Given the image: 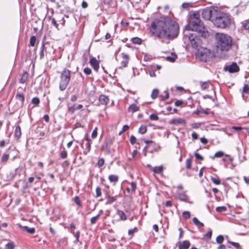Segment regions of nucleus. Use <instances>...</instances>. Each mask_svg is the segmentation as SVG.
I'll use <instances>...</instances> for the list:
<instances>
[{
    "mask_svg": "<svg viewBox=\"0 0 249 249\" xmlns=\"http://www.w3.org/2000/svg\"><path fill=\"white\" fill-rule=\"evenodd\" d=\"M211 180L213 183H214L216 185H218V184H220V180L218 178H215L214 177H211Z\"/></svg>",
    "mask_w": 249,
    "mask_h": 249,
    "instance_id": "7c9ffc66",
    "label": "nucleus"
},
{
    "mask_svg": "<svg viewBox=\"0 0 249 249\" xmlns=\"http://www.w3.org/2000/svg\"><path fill=\"white\" fill-rule=\"evenodd\" d=\"M200 16L198 13H195L190 16V22L186 26L187 30H191L195 33L200 34L203 38L209 36V33L205 31L203 23L200 19Z\"/></svg>",
    "mask_w": 249,
    "mask_h": 249,
    "instance_id": "f03ea898",
    "label": "nucleus"
},
{
    "mask_svg": "<svg viewBox=\"0 0 249 249\" xmlns=\"http://www.w3.org/2000/svg\"><path fill=\"white\" fill-rule=\"evenodd\" d=\"M151 120L157 121L159 120V117L155 114H152L150 116Z\"/></svg>",
    "mask_w": 249,
    "mask_h": 249,
    "instance_id": "c03bdc74",
    "label": "nucleus"
},
{
    "mask_svg": "<svg viewBox=\"0 0 249 249\" xmlns=\"http://www.w3.org/2000/svg\"><path fill=\"white\" fill-rule=\"evenodd\" d=\"M212 231L211 230H210V231H209L208 232V233H207L205 235V237H206L208 239H210L211 237V236H212Z\"/></svg>",
    "mask_w": 249,
    "mask_h": 249,
    "instance_id": "bf43d9fd",
    "label": "nucleus"
},
{
    "mask_svg": "<svg viewBox=\"0 0 249 249\" xmlns=\"http://www.w3.org/2000/svg\"><path fill=\"white\" fill-rule=\"evenodd\" d=\"M209 84L208 82H200V86H201L202 89H207L209 87Z\"/></svg>",
    "mask_w": 249,
    "mask_h": 249,
    "instance_id": "c756f323",
    "label": "nucleus"
},
{
    "mask_svg": "<svg viewBox=\"0 0 249 249\" xmlns=\"http://www.w3.org/2000/svg\"><path fill=\"white\" fill-rule=\"evenodd\" d=\"M183 104V101L181 100H177L175 102V104L176 106H180Z\"/></svg>",
    "mask_w": 249,
    "mask_h": 249,
    "instance_id": "680f3d73",
    "label": "nucleus"
},
{
    "mask_svg": "<svg viewBox=\"0 0 249 249\" xmlns=\"http://www.w3.org/2000/svg\"><path fill=\"white\" fill-rule=\"evenodd\" d=\"M177 58V56L175 53H172L171 55L170 56H167L166 57V59L168 61H169L170 62H174L175 61L176 58Z\"/></svg>",
    "mask_w": 249,
    "mask_h": 249,
    "instance_id": "412c9836",
    "label": "nucleus"
},
{
    "mask_svg": "<svg viewBox=\"0 0 249 249\" xmlns=\"http://www.w3.org/2000/svg\"><path fill=\"white\" fill-rule=\"evenodd\" d=\"M224 70L230 73L236 72L239 71V67L236 63L233 62L231 64L225 67Z\"/></svg>",
    "mask_w": 249,
    "mask_h": 249,
    "instance_id": "1a4fd4ad",
    "label": "nucleus"
},
{
    "mask_svg": "<svg viewBox=\"0 0 249 249\" xmlns=\"http://www.w3.org/2000/svg\"><path fill=\"white\" fill-rule=\"evenodd\" d=\"M107 204H111L116 200V196H110L108 195L107 196Z\"/></svg>",
    "mask_w": 249,
    "mask_h": 249,
    "instance_id": "393cba45",
    "label": "nucleus"
},
{
    "mask_svg": "<svg viewBox=\"0 0 249 249\" xmlns=\"http://www.w3.org/2000/svg\"><path fill=\"white\" fill-rule=\"evenodd\" d=\"M97 127H95V129L93 130V131L92 132L91 137H92V138L94 139L97 137Z\"/></svg>",
    "mask_w": 249,
    "mask_h": 249,
    "instance_id": "49530a36",
    "label": "nucleus"
},
{
    "mask_svg": "<svg viewBox=\"0 0 249 249\" xmlns=\"http://www.w3.org/2000/svg\"><path fill=\"white\" fill-rule=\"evenodd\" d=\"M60 78L59 89L63 91L66 89L70 82L71 78L70 71L67 69H64L61 73Z\"/></svg>",
    "mask_w": 249,
    "mask_h": 249,
    "instance_id": "423d86ee",
    "label": "nucleus"
},
{
    "mask_svg": "<svg viewBox=\"0 0 249 249\" xmlns=\"http://www.w3.org/2000/svg\"><path fill=\"white\" fill-rule=\"evenodd\" d=\"M224 240V237L222 235H219L216 238V241L218 244H221Z\"/></svg>",
    "mask_w": 249,
    "mask_h": 249,
    "instance_id": "f704fd0d",
    "label": "nucleus"
},
{
    "mask_svg": "<svg viewBox=\"0 0 249 249\" xmlns=\"http://www.w3.org/2000/svg\"><path fill=\"white\" fill-rule=\"evenodd\" d=\"M23 229H24L26 231H27L28 233L31 234H33L35 231V229L34 228H30L27 226H23L22 227Z\"/></svg>",
    "mask_w": 249,
    "mask_h": 249,
    "instance_id": "b1692460",
    "label": "nucleus"
},
{
    "mask_svg": "<svg viewBox=\"0 0 249 249\" xmlns=\"http://www.w3.org/2000/svg\"><path fill=\"white\" fill-rule=\"evenodd\" d=\"M90 65L93 67L94 70L97 71L99 68V64L98 61L95 58H92L90 60Z\"/></svg>",
    "mask_w": 249,
    "mask_h": 249,
    "instance_id": "9d476101",
    "label": "nucleus"
},
{
    "mask_svg": "<svg viewBox=\"0 0 249 249\" xmlns=\"http://www.w3.org/2000/svg\"><path fill=\"white\" fill-rule=\"evenodd\" d=\"M137 231H138V229L137 228H135L134 229L129 230L128 234L130 235H132L134 232Z\"/></svg>",
    "mask_w": 249,
    "mask_h": 249,
    "instance_id": "13d9d810",
    "label": "nucleus"
},
{
    "mask_svg": "<svg viewBox=\"0 0 249 249\" xmlns=\"http://www.w3.org/2000/svg\"><path fill=\"white\" fill-rule=\"evenodd\" d=\"M195 156L196 159L200 160H203V157L202 156H201L200 155H199L198 153H197V152L195 153Z\"/></svg>",
    "mask_w": 249,
    "mask_h": 249,
    "instance_id": "5fc2aeb1",
    "label": "nucleus"
},
{
    "mask_svg": "<svg viewBox=\"0 0 249 249\" xmlns=\"http://www.w3.org/2000/svg\"><path fill=\"white\" fill-rule=\"evenodd\" d=\"M249 87L248 85H245L243 88V92L244 93H249Z\"/></svg>",
    "mask_w": 249,
    "mask_h": 249,
    "instance_id": "3c124183",
    "label": "nucleus"
},
{
    "mask_svg": "<svg viewBox=\"0 0 249 249\" xmlns=\"http://www.w3.org/2000/svg\"><path fill=\"white\" fill-rule=\"evenodd\" d=\"M193 221L195 224L197 226L199 225V223H200V222H199L196 217L193 218Z\"/></svg>",
    "mask_w": 249,
    "mask_h": 249,
    "instance_id": "052dcab7",
    "label": "nucleus"
},
{
    "mask_svg": "<svg viewBox=\"0 0 249 249\" xmlns=\"http://www.w3.org/2000/svg\"><path fill=\"white\" fill-rule=\"evenodd\" d=\"M178 198L181 201L189 202L188 196L185 194H179L178 195Z\"/></svg>",
    "mask_w": 249,
    "mask_h": 249,
    "instance_id": "f3484780",
    "label": "nucleus"
},
{
    "mask_svg": "<svg viewBox=\"0 0 249 249\" xmlns=\"http://www.w3.org/2000/svg\"><path fill=\"white\" fill-rule=\"evenodd\" d=\"M192 137L195 140H196L198 138L197 134L196 133L194 132L193 133H192Z\"/></svg>",
    "mask_w": 249,
    "mask_h": 249,
    "instance_id": "69168bd1",
    "label": "nucleus"
},
{
    "mask_svg": "<svg viewBox=\"0 0 249 249\" xmlns=\"http://www.w3.org/2000/svg\"><path fill=\"white\" fill-rule=\"evenodd\" d=\"M190 245V242L188 240L184 241L182 242L178 243L179 249H187Z\"/></svg>",
    "mask_w": 249,
    "mask_h": 249,
    "instance_id": "9b49d317",
    "label": "nucleus"
},
{
    "mask_svg": "<svg viewBox=\"0 0 249 249\" xmlns=\"http://www.w3.org/2000/svg\"><path fill=\"white\" fill-rule=\"evenodd\" d=\"M215 40L218 51L227 52L231 49L233 44L231 36L223 33H216Z\"/></svg>",
    "mask_w": 249,
    "mask_h": 249,
    "instance_id": "7ed1b4c3",
    "label": "nucleus"
},
{
    "mask_svg": "<svg viewBox=\"0 0 249 249\" xmlns=\"http://www.w3.org/2000/svg\"><path fill=\"white\" fill-rule=\"evenodd\" d=\"M36 41V37L35 36H32L30 38V43L32 46H34Z\"/></svg>",
    "mask_w": 249,
    "mask_h": 249,
    "instance_id": "e433bc0d",
    "label": "nucleus"
},
{
    "mask_svg": "<svg viewBox=\"0 0 249 249\" xmlns=\"http://www.w3.org/2000/svg\"><path fill=\"white\" fill-rule=\"evenodd\" d=\"M163 170L162 166H160L159 167H155L154 168H152V171H153L155 173H160Z\"/></svg>",
    "mask_w": 249,
    "mask_h": 249,
    "instance_id": "5701e85b",
    "label": "nucleus"
},
{
    "mask_svg": "<svg viewBox=\"0 0 249 249\" xmlns=\"http://www.w3.org/2000/svg\"><path fill=\"white\" fill-rule=\"evenodd\" d=\"M100 216V214H99L97 215L96 216L93 217L90 219V222L92 224H95L97 220L99 219V217Z\"/></svg>",
    "mask_w": 249,
    "mask_h": 249,
    "instance_id": "2f4dec72",
    "label": "nucleus"
},
{
    "mask_svg": "<svg viewBox=\"0 0 249 249\" xmlns=\"http://www.w3.org/2000/svg\"><path fill=\"white\" fill-rule=\"evenodd\" d=\"M102 150L107 151V153H109V149L108 148V142L107 141L104 142V144L102 145Z\"/></svg>",
    "mask_w": 249,
    "mask_h": 249,
    "instance_id": "c85d7f7f",
    "label": "nucleus"
},
{
    "mask_svg": "<svg viewBox=\"0 0 249 249\" xmlns=\"http://www.w3.org/2000/svg\"><path fill=\"white\" fill-rule=\"evenodd\" d=\"M200 141L202 143H204V144H206L208 142V141L206 139H205V138H201L200 139Z\"/></svg>",
    "mask_w": 249,
    "mask_h": 249,
    "instance_id": "338daca9",
    "label": "nucleus"
},
{
    "mask_svg": "<svg viewBox=\"0 0 249 249\" xmlns=\"http://www.w3.org/2000/svg\"><path fill=\"white\" fill-rule=\"evenodd\" d=\"M6 246L7 249H13L15 247V246L13 242H9L7 243L6 245Z\"/></svg>",
    "mask_w": 249,
    "mask_h": 249,
    "instance_id": "ea45409f",
    "label": "nucleus"
},
{
    "mask_svg": "<svg viewBox=\"0 0 249 249\" xmlns=\"http://www.w3.org/2000/svg\"><path fill=\"white\" fill-rule=\"evenodd\" d=\"M84 71L87 75L90 74L91 72V71L90 69L89 68H88V67L85 68L84 69Z\"/></svg>",
    "mask_w": 249,
    "mask_h": 249,
    "instance_id": "6e6d98bb",
    "label": "nucleus"
},
{
    "mask_svg": "<svg viewBox=\"0 0 249 249\" xmlns=\"http://www.w3.org/2000/svg\"><path fill=\"white\" fill-rule=\"evenodd\" d=\"M242 28L245 30H249V22L244 21L242 22Z\"/></svg>",
    "mask_w": 249,
    "mask_h": 249,
    "instance_id": "473e14b6",
    "label": "nucleus"
},
{
    "mask_svg": "<svg viewBox=\"0 0 249 249\" xmlns=\"http://www.w3.org/2000/svg\"><path fill=\"white\" fill-rule=\"evenodd\" d=\"M206 38H203L201 36L200 34L197 33L190 34L188 36V39L192 46L195 49L200 47Z\"/></svg>",
    "mask_w": 249,
    "mask_h": 249,
    "instance_id": "39448f33",
    "label": "nucleus"
},
{
    "mask_svg": "<svg viewBox=\"0 0 249 249\" xmlns=\"http://www.w3.org/2000/svg\"><path fill=\"white\" fill-rule=\"evenodd\" d=\"M74 201L78 205H80V201L78 196L75 197Z\"/></svg>",
    "mask_w": 249,
    "mask_h": 249,
    "instance_id": "e2e57ef3",
    "label": "nucleus"
},
{
    "mask_svg": "<svg viewBox=\"0 0 249 249\" xmlns=\"http://www.w3.org/2000/svg\"><path fill=\"white\" fill-rule=\"evenodd\" d=\"M83 107L82 105H79L78 106H76L74 105L73 106L69 107V110L71 112H73L75 109H80Z\"/></svg>",
    "mask_w": 249,
    "mask_h": 249,
    "instance_id": "a211bd4d",
    "label": "nucleus"
},
{
    "mask_svg": "<svg viewBox=\"0 0 249 249\" xmlns=\"http://www.w3.org/2000/svg\"><path fill=\"white\" fill-rule=\"evenodd\" d=\"M104 164V160L102 158L100 159L98 161V165L99 167L102 166Z\"/></svg>",
    "mask_w": 249,
    "mask_h": 249,
    "instance_id": "864d4df0",
    "label": "nucleus"
},
{
    "mask_svg": "<svg viewBox=\"0 0 249 249\" xmlns=\"http://www.w3.org/2000/svg\"><path fill=\"white\" fill-rule=\"evenodd\" d=\"M91 144L90 142H87V147L85 149V150L84 151V153L86 155L88 153H89L90 150Z\"/></svg>",
    "mask_w": 249,
    "mask_h": 249,
    "instance_id": "72a5a7b5",
    "label": "nucleus"
},
{
    "mask_svg": "<svg viewBox=\"0 0 249 249\" xmlns=\"http://www.w3.org/2000/svg\"><path fill=\"white\" fill-rule=\"evenodd\" d=\"M183 217L185 219H188L190 217V213L188 211H184L182 213Z\"/></svg>",
    "mask_w": 249,
    "mask_h": 249,
    "instance_id": "37998d69",
    "label": "nucleus"
},
{
    "mask_svg": "<svg viewBox=\"0 0 249 249\" xmlns=\"http://www.w3.org/2000/svg\"><path fill=\"white\" fill-rule=\"evenodd\" d=\"M60 155H61V157L62 158V159H65L67 158V151H65V150H63L61 152V154H60Z\"/></svg>",
    "mask_w": 249,
    "mask_h": 249,
    "instance_id": "603ef678",
    "label": "nucleus"
},
{
    "mask_svg": "<svg viewBox=\"0 0 249 249\" xmlns=\"http://www.w3.org/2000/svg\"><path fill=\"white\" fill-rule=\"evenodd\" d=\"M229 243L232 245L233 247L235 248L238 249L240 248V245L238 243L234 242H231L229 241Z\"/></svg>",
    "mask_w": 249,
    "mask_h": 249,
    "instance_id": "09e8293b",
    "label": "nucleus"
},
{
    "mask_svg": "<svg viewBox=\"0 0 249 249\" xmlns=\"http://www.w3.org/2000/svg\"><path fill=\"white\" fill-rule=\"evenodd\" d=\"M227 209L225 206L217 207L216 208V211L218 213L225 212L227 211Z\"/></svg>",
    "mask_w": 249,
    "mask_h": 249,
    "instance_id": "a878e982",
    "label": "nucleus"
},
{
    "mask_svg": "<svg viewBox=\"0 0 249 249\" xmlns=\"http://www.w3.org/2000/svg\"><path fill=\"white\" fill-rule=\"evenodd\" d=\"M231 22V19L230 16L217 11L212 22L217 27L225 29L230 25Z\"/></svg>",
    "mask_w": 249,
    "mask_h": 249,
    "instance_id": "20e7f679",
    "label": "nucleus"
},
{
    "mask_svg": "<svg viewBox=\"0 0 249 249\" xmlns=\"http://www.w3.org/2000/svg\"><path fill=\"white\" fill-rule=\"evenodd\" d=\"M118 213L122 220H125L126 219V216L123 211H118Z\"/></svg>",
    "mask_w": 249,
    "mask_h": 249,
    "instance_id": "4be33fe9",
    "label": "nucleus"
},
{
    "mask_svg": "<svg viewBox=\"0 0 249 249\" xmlns=\"http://www.w3.org/2000/svg\"><path fill=\"white\" fill-rule=\"evenodd\" d=\"M130 141L132 144H134L136 142V137H134V136L132 135L130 137Z\"/></svg>",
    "mask_w": 249,
    "mask_h": 249,
    "instance_id": "4d7b16f0",
    "label": "nucleus"
},
{
    "mask_svg": "<svg viewBox=\"0 0 249 249\" xmlns=\"http://www.w3.org/2000/svg\"><path fill=\"white\" fill-rule=\"evenodd\" d=\"M102 195L101 189L100 187H97L96 189V196L100 197Z\"/></svg>",
    "mask_w": 249,
    "mask_h": 249,
    "instance_id": "58836bf2",
    "label": "nucleus"
},
{
    "mask_svg": "<svg viewBox=\"0 0 249 249\" xmlns=\"http://www.w3.org/2000/svg\"><path fill=\"white\" fill-rule=\"evenodd\" d=\"M119 177L117 175H111L108 177V179L110 182H116L118 181Z\"/></svg>",
    "mask_w": 249,
    "mask_h": 249,
    "instance_id": "aec40b11",
    "label": "nucleus"
},
{
    "mask_svg": "<svg viewBox=\"0 0 249 249\" xmlns=\"http://www.w3.org/2000/svg\"><path fill=\"white\" fill-rule=\"evenodd\" d=\"M21 135L20 127L19 125H18L16 127L15 131V136L18 139Z\"/></svg>",
    "mask_w": 249,
    "mask_h": 249,
    "instance_id": "2eb2a0df",
    "label": "nucleus"
},
{
    "mask_svg": "<svg viewBox=\"0 0 249 249\" xmlns=\"http://www.w3.org/2000/svg\"><path fill=\"white\" fill-rule=\"evenodd\" d=\"M197 55L199 59L204 62L210 61L213 56V53L207 48L198 49Z\"/></svg>",
    "mask_w": 249,
    "mask_h": 249,
    "instance_id": "0eeeda50",
    "label": "nucleus"
},
{
    "mask_svg": "<svg viewBox=\"0 0 249 249\" xmlns=\"http://www.w3.org/2000/svg\"><path fill=\"white\" fill-rule=\"evenodd\" d=\"M88 3L87 2L83 1L82 3V6L83 8H86L88 7Z\"/></svg>",
    "mask_w": 249,
    "mask_h": 249,
    "instance_id": "774afa93",
    "label": "nucleus"
},
{
    "mask_svg": "<svg viewBox=\"0 0 249 249\" xmlns=\"http://www.w3.org/2000/svg\"><path fill=\"white\" fill-rule=\"evenodd\" d=\"M223 155H224L223 152H222L221 151L217 152L215 153L214 157L213 158H215V157H216V158L222 157Z\"/></svg>",
    "mask_w": 249,
    "mask_h": 249,
    "instance_id": "de8ad7c7",
    "label": "nucleus"
},
{
    "mask_svg": "<svg viewBox=\"0 0 249 249\" xmlns=\"http://www.w3.org/2000/svg\"><path fill=\"white\" fill-rule=\"evenodd\" d=\"M132 42L134 44H140L142 43V40L138 37H135L132 39Z\"/></svg>",
    "mask_w": 249,
    "mask_h": 249,
    "instance_id": "4c0bfd02",
    "label": "nucleus"
},
{
    "mask_svg": "<svg viewBox=\"0 0 249 249\" xmlns=\"http://www.w3.org/2000/svg\"><path fill=\"white\" fill-rule=\"evenodd\" d=\"M191 163L192 160L191 159H187L186 160V167L188 169H190L191 168Z\"/></svg>",
    "mask_w": 249,
    "mask_h": 249,
    "instance_id": "8fccbe9b",
    "label": "nucleus"
},
{
    "mask_svg": "<svg viewBox=\"0 0 249 249\" xmlns=\"http://www.w3.org/2000/svg\"><path fill=\"white\" fill-rule=\"evenodd\" d=\"M217 11V10L212 7L204 9L202 12V16L205 19L210 20L213 22Z\"/></svg>",
    "mask_w": 249,
    "mask_h": 249,
    "instance_id": "6e6552de",
    "label": "nucleus"
},
{
    "mask_svg": "<svg viewBox=\"0 0 249 249\" xmlns=\"http://www.w3.org/2000/svg\"><path fill=\"white\" fill-rule=\"evenodd\" d=\"M183 8L187 9L189 7H192V3L189 2H184L182 4Z\"/></svg>",
    "mask_w": 249,
    "mask_h": 249,
    "instance_id": "79ce46f5",
    "label": "nucleus"
},
{
    "mask_svg": "<svg viewBox=\"0 0 249 249\" xmlns=\"http://www.w3.org/2000/svg\"><path fill=\"white\" fill-rule=\"evenodd\" d=\"M158 93H159V91L158 89H154L153 90V92L151 94V97L153 98V99H155L157 98L158 95Z\"/></svg>",
    "mask_w": 249,
    "mask_h": 249,
    "instance_id": "c9c22d12",
    "label": "nucleus"
},
{
    "mask_svg": "<svg viewBox=\"0 0 249 249\" xmlns=\"http://www.w3.org/2000/svg\"><path fill=\"white\" fill-rule=\"evenodd\" d=\"M28 77V73L26 72H24L22 74V75L21 76V77L20 78V82L21 83H25L26 81V80H27Z\"/></svg>",
    "mask_w": 249,
    "mask_h": 249,
    "instance_id": "6ab92c4d",
    "label": "nucleus"
},
{
    "mask_svg": "<svg viewBox=\"0 0 249 249\" xmlns=\"http://www.w3.org/2000/svg\"><path fill=\"white\" fill-rule=\"evenodd\" d=\"M185 123V120L181 118L175 119L172 121L171 124H184Z\"/></svg>",
    "mask_w": 249,
    "mask_h": 249,
    "instance_id": "4468645a",
    "label": "nucleus"
},
{
    "mask_svg": "<svg viewBox=\"0 0 249 249\" xmlns=\"http://www.w3.org/2000/svg\"><path fill=\"white\" fill-rule=\"evenodd\" d=\"M123 61L121 62V65L124 67H126L127 66L128 62L129 56L127 54L123 53Z\"/></svg>",
    "mask_w": 249,
    "mask_h": 249,
    "instance_id": "f8f14e48",
    "label": "nucleus"
},
{
    "mask_svg": "<svg viewBox=\"0 0 249 249\" xmlns=\"http://www.w3.org/2000/svg\"><path fill=\"white\" fill-rule=\"evenodd\" d=\"M39 102H40L39 99L37 97H35V98H33V99L32 100V103L36 106L38 105L39 104Z\"/></svg>",
    "mask_w": 249,
    "mask_h": 249,
    "instance_id": "a19ab883",
    "label": "nucleus"
},
{
    "mask_svg": "<svg viewBox=\"0 0 249 249\" xmlns=\"http://www.w3.org/2000/svg\"><path fill=\"white\" fill-rule=\"evenodd\" d=\"M147 128L146 126L142 125L139 129V132L142 134H143L146 133Z\"/></svg>",
    "mask_w": 249,
    "mask_h": 249,
    "instance_id": "cd10ccee",
    "label": "nucleus"
},
{
    "mask_svg": "<svg viewBox=\"0 0 249 249\" xmlns=\"http://www.w3.org/2000/svg\"><path fill=\"white\" fill-rule=\"evenodd\" d=\"M9 155L8 154H4L1 159V162H6L9 159Z\"/></svg>",
    "mask_w": 249,
    "mask_h": 249,
    "instance_id": "a18cd8bd",
    "label": "nucleus"
},
{
    "mask_svg": "<svg viewBox=\"0 0 249 249\" xmlns=\"http://www.w3.org/2000/svg\"><path fill=\"white\" fill-rule=\"evenodd\" d=\"M99 102L103 105H107L109 99L108 97L104 95H101L99 98Z\"/></svg>",
    "mask_w": 249,
    "mask_h": 249,
    "instance_id": "ddd939ff",
    "label": "nucleus"
},
{
    "mask_svg": "<svg viewBox=\"0 0 249 249\" xmlns=\"http://www.w3.org/2000/svg\"><path fill=\"white\" fill-rule=\"evenodd\" d=\"M16 98L18 100H20L22 102H23L24 101V95L21 93L18 92L16 95Z\"/></svg>",
    "mask_w": 249,
    "mask_h": 249,
    "instance_id": "bb28decb",
    "label": "nucleus"
},
{
    "mask_svg": "<svg viewBox=\"0 0 249 249\" xmlns=\"http://www.w3.org/2000/svg\"><path fill=\"white\" fill-rule=\"evenodd\" d=\"M79 236H80V232L79 231L76 232L74 235V237L76 238V242H78L79 241L78 239H79Z\"/></svg>",
    "mask_w": 249,
    "mask_h": 249,
    "instance_id": "0e129e2a",
    "label": "nucleus"
},
{
    "mask_svg": "<svg viewBox=\"0 0 249 249\" xmlns=\"http://www.w3.org/2000/svg\"><path fill=\"white\" fill-rule=\"evenodd\" d=\"M151 34L159 38L173 39L179 33L178 25L168 18L155 19L150 28Z\"/></svg>",
    "mask_w": 249,
    "mask_h": 249,
    "instance_id": "f257e3e1",
    "label": "nucleus"
},
{
    "mask_svg": "<svg viewBox=\"0 0 249 249\" xmlns=\"http://www.w3.org/2000/svg\"><path fill=\"white\" fill-rule=\"evenodd\" d=\"M139 110V107L137 106L135 104H132L128 107V111L132 112H134Z\"/></svg>",
    "mask_w": 249,
    "mask_h": 249,
    "instance_id": "dca6fc26",
    "label": "nucleus"
}]
</instances>
